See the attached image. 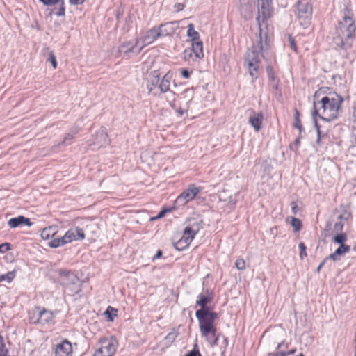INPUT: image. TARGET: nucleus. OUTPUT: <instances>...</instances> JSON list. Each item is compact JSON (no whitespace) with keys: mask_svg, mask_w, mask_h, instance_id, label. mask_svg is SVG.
<instances>
[{"mask_svg":"<svg viewBox=\"0 0 356 356\" xmlns=\"http://www.w3.org/2000/svg\"><path fill=\"white\" fill-rule=\"evenodd\" d=\"M74 136L71 133H68L65 135L63 143L70 145L72 143Z\"/></svg>","mask_w":356,"mask_h":356,"instance_id":"ea45409f","label":"nucleus"},{"mask_svg":"<svg viewBox=\"0 0 356 356\" xmlns=\"http://www.w3.org/2000/svg\"><path fill=\"white\" fill-rule=\"evenodd\" d=\"M170 106L172 107V108H175V102H169Z\"/></svg>","mask_w":356,"mask_h":356,"instance_id":"774afa93","label":"nucleus"},{"mask_svg":"<svg viewBox=\"0 0 356 356\" xmlns=\"http://www.w3.org/2000/svg\"><path fill=\"white\" fill-rule=\"evenodd\" d=\"M41 2H42L44 5L47 6H52L54 4H56L57 3L60 2V0H40Z\"/></svg>","mask_w":356,"mask_h":356,"instance_id":"c03bdc74","label":"nucleus"},{"mask_svg":"<svg viewBox=\"0 0 356 356\" xmlns=\"http://www.w3.org/2000/svg\"><path fill=\"white\" fill-rule=\"evenodd\" d=\"M327 259H327V257H326L320 263V264L318 265V266L316 268L317 273H319L321 271V270L322 269V268L323 267V266L325 265V264Z\"/></svg>","mask_w":356,"mask_h":356,"instance_id":"3c124183","label":"nucleus"},{"mask_svg":"<svg viewBox=\"0 0 356 356\" xmlns=\"http://www.w3.org/2000/svg\"><path fill=\"white\" fill-rule=\"evenodd\" d=\"M289 42H290L291 48L294 51H296L297 47H296V42H295V40L291 36L289 37Z\"/></svg>","mask_w":356,"mask_h":356,"instance_id":"09e8293b","label":"nucleus"},{"mask_svg":"<svg viewBox=\"0 0 356 356\" xmlns=\"http://www.w3.org/2000/svg\"><path fill=\"white\" fill-rule=\"evenodd\" d=\"M296 118H300V113L297 109H295L294 120L296 119Z\"/></svg>","mask_w":356,"mask_h":356,"instance_id":"bf43d9fd","label":"nucleus"},{"mask_svg":"<svg viewBox=\"0 0 356 356\" xmlns=\"http://www.w3.org/2000/svg\"><path fill=\"white\" fill-rule=\"evenodd\" d=\"M355 31V22L350 16V10L346 8L336 28L335 36L333 38L334 44L341 49H348L352 47Z\"/></svg>","mask_w":356,"mask_h":356,"instance_id":"7ed1b4c3","label":"nucleus"},{"mask_svg":"<svg viewBox=\"0 0 356 356\" xmlns=\"http://www.w3.org/2000/svg\"><path fill=\"white\" fill-rule=\"evenodd\" d=\"M213 300V293L207 290L197 296L196 305L200 307L195 312L196 318L199 321V327L201 334L206 338L211 346L218 345L220 335L217 334L216 328L214 326V321L218 318V314L211 312L207 307V305Z\"/></svg>","mask_w":356,"mask_h":356,"instance_id":"f257e3e1","label":"nucleus"},{"mask_svg":"<svg viewBox=\"0 0 356 356\" xmlns=\"http://www.w3.org/2000/svg\"><path fill=\"white\" fill-rule=\"evenodd\" d=\"M187 36L191 38L192 42H200V34L194 29L193 24L188 25Z\"/></svg>","mask_w":356,"mask_h":356,"instance_id":"5701e85b","label":"nucleus"},{"mask_svg":"<svg viewBox=\"0 0 356 356\" xmlns=\"http://www.w3.org/2000/svg\"><path fill=\"white\" fill-rule=\"evenodd\" d=\"M325 89H326V88H322L319 89V90H318V91H317V92H315V94H314V97H316L318 95V93H319V92H324V90H325Z\"/></svg>","mask_w":356,"mask_h":356,"instance_id":"052dcab7","label":"nucleus"},{"mask_svg":"<svg viewBox=\"0 0 356 356\" xmlns=\"http://www.w3.org/2000/svg\"><path fill=\"white\" fill-rule=\"evenodd\" d=\"M200 192V188L191 185L188 188L183 191L176 199L175 203L177 205H184L190 200H193Z\"/></svg>","mask_w":356,"mask_h":356,"instance_id":"9d476101","label":"nucleus"},{"mask_svg":"<svg viewBox=\"0 0 356 356\" xmlns=\"http://www.w3.org/2000/svg\"><path fill=\"white\" fill-rule=\"evenodd\" d=\"M170 209H163L161 210L157 215V216L155 218L156 219L161 218H163L166 212L170 211Z\"/></svg>","mask_w":356,"mask_h":356,"instance_id":"8fccbe9b","label":"nucleus"},{"mask_svg":"<svg viewBox=\"0 0 356 356\" xmlns=\"http://www.w3.org/2000/svg\"><path fill=\"white\" fill-rule=\"evenodd\" d=\"M111 308L110 307L107 309L106 312V314H108V318L110 319V321H113V318L110 316V314H108V309Z\"/></svg>","mask_w":356,"mask_h":356,"instance_id":"69168bd1","label":"nucleus"},{"mask_svg":"<svg viewBox=\"0 0 356 356\" xmlns=\"http://www.w3.org/2000/svg\"><path fill=\"white\" fill-rule=\"evenodd\" d=\"M291 212L294 215H296L297 213L299 211L300 209H299V207L298 206V204H296V202H292L291 203Z\"/></svg>","mask_w":356,"mask_h":356,"instance_id":"37998d69","label":"nucleus"},{"mask_svg":"<svg viewBox=\"0 0 356 356\" xmlns=\"http://www.w3.org/2000/svg\"><path fill=\"white\" fill-rule=\"evenodd\" d=\"M191 72L188 71L186 69L181 70V74L185 79H188L191 76Z\"/></svg>","mask_w":356,"mask_h":356,"instance_id":"a18cd8bd","label":"nucleus"},{"mask_svg":"<svg viewBox=\"0 0 356 356\" xmlns=\"http://www.w3.org/2000/svg\"><path fill=\"white\" fill-rule=\"evenodd\" d=\"M72 347L71 343L67 340H63L58 344L55 349V356H72Z\"/></svg>","mask_w":356,"mask_h":356,"instance_id":"ddd939ff","label":"nucleus"},{"mask_svg":"<svg viewBox=\"0 0 356 356\" xmlns=\"http://www.w3.org/2000/svg\"><path fill=\"white\" fill-rule=\"evenodd\" d=\"M59 281L63 285L75 284L78 282V277L69 271H61Z\"/></svg>","mask_w":356,"mask_h":356,"instance_id":"f3484780","label":"nucleus"},{"mask_svg":"<svg viewBox=\"0 0 356 356\" xmlns=\"http://www.w3.org/2000/svg\"><path fill=\"white\" fill-rule=\"evenodd\" d=\"M172 78V74L170 72H167L159 81L158 88L161 92L166 93L170 91V86L171 79Z\"/></svg>","mask_w":356,"mask_h":356,"instance_id":"6ab92c4d","label":"nucleus"},{"mask_svg":"<svg viewBox=\"0 0 356 356\" xmlns=\"http://www.w3.org/2000/svg\"><path fill=\"white\" fill-rule=\"evenodd\" d=\"M222 338H223L224 347L226 348L228 345V339L225 336H222Z\"/></svg>","mask_w":356,"mask_h":356,"instance_id":"13d9d810","label":"nucleus"},{"mask_svg":"<svg viewBox=\"0 0 356 356\" xmlns=\"http://www.w3.org/2000/svg\"><path fill=\"white\" fill-rule=\"evenodd\" d=\"M67 243H71L74 241L83 240L85 238V234L83 230L79 227H74L70 228L63 236Z\"/></svg>","mask_w":356,"mask_h":356,"instance_id":"9b49d317","label":"nucleus"},{"mask_svg":"<svg viewBox=\"0 0 356 356\" xmlns=\"http://www.w3.org/2000/svg\"><path fill=\"white\" fill-rule=\"evenodd\" d=\"M296 351V349H293V350H291L289 351H284L285 356L293 355V354L295 353Z\"/></svg>","mask_w":356,"mask_h":356,"instance_id":"4d7b16f0","label":"nucleus"},{"mask_svg":"<svg viewBox=\"0 0 356 356\" xmlns=\"http://www.w3.org/2000/svg\"><path fill=\"white\" fill-rule=\"evenodd\" d=\"M354 342H355V355H354V356H356V331H355V334Z\"/></svg>","mask_w":356,"mask_h":356,"instance_id":"e2e57ef3","label":"nucleus"},{"mask_svg":"<svg viewBox=\"0 0 356 356\" xmlns=\"http://www.w3.org/2000/svg\"><path fill=\"white\" fill-rule=\"evenodd\" d=\"M270 48V44L268 34L263 33L261 29L259 28V39L257 43L248 49L245 59L249 73L253 79L257 78L259 63L261 58H266Z\"/></svg>","mask_w":356,"mask_h":356,"instance_id":"f03ea898","label":"nucleus"},{"mask_svg":"<svg viewBox=\"0 0 356 356\" xmlns=\"http://www.w3.org/2000/svg\"><path fill=\"white\" fill-rule=\"evenodd\" d=\"M320 142H321V134L318 135L317 140H316V143L319 144Z\"/></svg>","mask_w":356,"mask_h":356,"instance_id":"338daca9","label":"nucleus"},{"mask_svg":"<svg viewBox=\"0 0 356 356\" xmlns=\"http://www.w3.org/2000/svg\"><path fill=\"white\" fill-rule=\"evenodd\" d=\"M347 241V236L345 233L340 232L333 238V241L339 245H345L344 243Z\"/></svg>","mask_w":356,"mask_h":356,"instance_id":"bb28decb","label":"nucleus"},{"mask_svg":"<svg viewBox=\"0 0 356 356\" xmlns=\"http://www.w3.org/2000/svg\"><path fill=\"white\" fill-rule=\"evenodd\" d=\"M110 143L108 134L106 129L102 127L96 134L94 144L99 147L106 146Z\"/></svg>","mask_w":356,"mask_h":356,"instance_id":"dca6fc26","label":"nucleus"},{"mask_svg":"<svg viewBox=\"0 0 356 356\" xmlns=\"http://www.w3.org/2000/svg\"><path fill=\"white\" fill-rule=\"evenodd\" d=\"M263 120L264 116L261 113H254L253 116L250 117L249 123L255 131L259 132L261 129Z\"/></svg>","mask_w":356,"mask_h":356,"instance_id":"aec40b11","label":"nucleus"},{"mask_svg":"<svg viewBox=\"0 0 356 356\" xmlns=\"http://www.w3.org/2000/svg\"><path fill=\"white\" fill-rule=\"evenodd\" d=\"M350 250V247L348 245H340L339 248L336 249V250L330 254L327 259H332L333 261H337L339 259L338 257L342 256L344 254L348 252Z\"/></svg>","mask_w":356,"mask_h":356,"instance_id":"412c9836","label":"nucleus"},{"mask_svg":"<svg viewBox=\"0 0 356 356\" xmlns=\"http://www.w3.org/2000/svg\"><path fill=\"white\" fill-rule=\"evenodd\" d=\"M342 217L343 216L341 214H340L339 216H338V219L340 220V221L339 222H336L334 225V231L336 232H341L342 229H343V224L341 222V220L342 219Z\"/></svg>","mask_w":356,"mask_h":356,"instance_id":"2f4dec72","label":"nucleus"},{"mask_svg":"<svg viewBox=\"0 0 356 356\" xmlns=\"http://www.w3.org/2000/svg\"><path fill=\"white\" fill-rule=\"evenodd\" d=\"M161 73L159 70L152 71L147 77V88L149 92H151L153 89L158 86L160 81Z\"/></svg>","mask_w":356,"mask_h":356,"instance_id":"2eb2a0df","label":"nucleus"},{"mask_svg":"<svg viewBox=\"0 0 356 356\" xmlns=\"http://www.w3.org/2000/svg\"><path fill=\"white\" fill-rule=\"evenodd\" d=\"M297 10L301 24L308 25L312 14V4L307 0L299 1L297 3Z\"/></svg>","mask_w":356,"mask_h":356,"instance_id":"423d86ee","label":"nucleus"},{"mask_svg":"<svg viewBox=\"0 0 356 356\" xmlns=\"http://www.w3.org/2000/svg\"><path fill=\"white\" fill-rule=\"evenodd\" d=\"M51 228H45L42 230L41 233V236L44 239H48L49 237V232L51 231Z\"/></svg>","mask_w":356,"mask_h":356,"instance_id":"79ce46f5","label":"nucleus"},{"mask_svg":"<svg viewBox=\"0 0 356 356\" xmlns=\"http://www.w3.org/2000/svg\"><path fill=\"white\" fill-rule=\"evenodd\" d=\"M177 337V333H175V332H170L165 337V340L166 341V343H172L175 340Z\"/></svg>","mask_w":356,"mask_h":356,"instance_id":"e433bc0d","label":"nucleus"},{"mask_svg":"<svg viewBox=\"0 0 356 356\" xmlns=\"http://www.w3.org/2000/svg\"><path fill=\"white\" fill-rule=\"evenodd\" d=\"M45 53H47L49 54L47 61L51 63L54 69H56L57 67V62L54 53L48 47L44 49L43 54H44Z\"/></svg>","mask_w":356,"mask_h":356,"instance_id":"393cba45","label":"nucleus"},{"mask_svg":"<svg viewBox=\"0 0 356 356\" xmlns=\"http://www.w3.org/2000/svg\"><path fill=\"white\" fill-rule=\"evenodd\" d=\"M8 352L3 343V337L0 335V356H8Z\"/></svg>","mask_w":356,"mask_h":356,"instance_id":"72a5a7b5","label":"nucleus"},{"mask_svg":"<svg viewBox=\"0 0 356 356\" xmlns=\"http://www.w3.org/2000/svg\"><path fill=\"white\" fill-rule=\"evenodd\" d=\"M177 112L180 115H182L184 114V111L181 108H178V109L177 110Z\"/></svg>","mask_w":356,"mask_h":356,"instance_id":"680f3d73","label":"nucleus"},{"mask_svg":"<svg viewBox=\"0 0 356 356\" xmlns=\"http://www.w3.org/2000/svg\"><path fill=\"white\" fill-rule=\"evenodd\" d=\"M197 231L198 229H194L190 226L186 227L182 237L179 241L174 243L175 249L179 251L185 250L195 238Z\"/></svg>","mask_w":356,"mask_h":356,"instance_id":"0eeeda50","label":"nucleus"},{"mask_svg":"<svg viewBox=\"0 0 356 356\" xmlns=\"http://www.w3.org/2000/svg\"><path fill=\"white\" fill-rule=\"evenodd\" d=\"M203 43L202 41L192 42L191 48L185 49L184 58L187 60L192 58L193 61L202 59L204 57Z\"/></svg>","mask_w":356,"mask_h":356,"instance_id":"6e6552de","label":"nucleus"},{"mask_svg":"<svg viewBox=\"0 0 356 356\" xmlns=\"http://www.w3.org/2000/svg\"><path fill=\"white\" fill-rule=\"evenodd\" d=\"M162 254H163V252L161 250H158L156 252V254L154 255V257H153V260H155V259H159L162 257Z\"/></svg>","mask_w":356,"mask_h":356,"instance_id":"6e6d98bb","label":"nucleus"},{"mask_svg":"<svg viewBox=\"0 0 356 356\" xmlns=\"http://www.w3.org/2000/svg\"><path fill=\"white\" fill-rule=\"evenodd\" d=\"M266 72H267L268 77L269 80L270 81V82L279 80L278 78L276 76L275 73L272 66L268 65L266 67Z\"/></svg>","mask_w":356,"mask_h":356,"instance_id":"c756f323","label":"nucleus"},{"mask_svg":"<svg viewBox=\"0 0 356 356\" xmlns=\"http://www.w3.org/2000/svg\"><path fill=\"white\" fill-rule=\"evenodd\" d=\"M32 224L33 223L31 222L30 219L24 217V216H19L18 217L10 218L8 222V225L11 228H15L22 225H26L30 227Z\"/></svg>","mask_w":356,"mask_h":356,"instance_id":"a211bd4d","label":"nucleus"},{"mask_svg":"<svg viewBox=\"0 0 356 356\" xmlns=\"http://www.w3.org/2000/svg\"><path fill=\"white\" fill-rule=\"evenodd\" d=\"M16 276V270L9 271L4 275H0V282L6 281L11 282Z\"/></svg>","mask_w":356,"mask_h":356,"instance_id":"a878e982","label":"nucleus"},{"mask_svg":"<svg viewBox=\"0 0 356 356\" xmlns=\"http://www.w3.org/2000/svg\"><path fill=\"white\" fill-rule=\"evenodd\" d=\"M299 248H300V257L301 259H303L305 257H307V252H306V246L303 242H300L299 243Z\"/></svg>","mask_w":356,"mask_h":356,"instance_id":"c9c22d12","label":"nucleus"},{"mask_svg":"<svg viewBox=\"0 0 356 356\" xmlns=\"http://www.w3.org/2000/svg\"><path fill=\"white\" fill-rule=\"evenodd\" d=\"M267 356H285L284 351L269 353Z\"/></svg>","mask_w":356,"mask_h":356,"instance_id":"de8ad7c7","label":"nucleus"},{"mask_svg":"<svg viewBox=\"0 0 356 356\" xmlns=\"http://www.w3.org/2000/svg\"><path fill=\"white\" fill-rule=\"evenodd\" d=\"M314 106H315V103L314 104ZM317 116H318L320 118V116H321V115H319L318 109H316V107H314V110L312 112V117L314 118L315 127H316V131H317V135H319V134H321V130H320L321 127L317 122V120H316Z\"/></svg>","mask_w":356,"mask_h":356,"instance_id":"cd10ccee","label":"nucleus"},{"mask_svg":"<svg viewBox=\"0 0 356 356\" xmlns=\"http://www.w3.org/2000/svg\"><path fill=\"white\" fill-rule=\"evenodd\" d=\"M235 266L238 270H243L245 268V262L243 259H238L235 262Z\"/></svg>","mask_w":356,"mask_h":356,"instance_id":"4c0bfd02","label":"nucleus"},{"mask_svg":"<svg viewBox=\"0 0 356 356\" xmlns=\"http://www.w3.org/2000/svg\"><path fill=\"white\" fill-rule=\"evenodd\" d=\"M179 27V22L172 21L161 24L157 29L160 36H166L175 32Z\"/></svg>","mask_w":356,"mask_h":356,"instance_id":"f8f14e48","label":"nucleus"},{"mask_svg":"<svg viewBox=\"0 0 356 356\" xmlns=\"http://www.w3.org/2000/svg\"><path fill=\"white\" fill-rule=\"evenodd\" d=\"M85 0H70V3L72 5H79L82 4Z\"/></svg>","mask_w":356,"mask_h":356,"instance_id":"864d4df0","label":"nucleus"},{"mask_svg":"<svg viewBox=\"0 0 356 356\" xmlns=\"http://www.w3.org/2000/svg\"><path fill=\"white\" fill-rule=\"evenodd\" d=\"M293 127L299 130V133H302L303 127L301 124L300 118H296V119L294 120Z\"/></svg>","mask_w":356,"mask_h":356,"instance_id":"58836bf2","label":"nucleus"},{"mask_svg":"<svg viewBox=\"0 0 356 356\" xmlns=\"http://www.w3.org/2000/svg\"><path fill=\"white\" fill-rule=\"evenodd\" d=\"M279 82H280V81H279V80L274 81H272V82H271L272 88H273L274 90H277L278 89Z\"/></svg>","mask_w":356,"mask_h":356,"instance_id":"5fc2aeb1","label":"nucleus"},{"mask_svg":"<svg viewBox=\"0 0 356 356\" xmlns=\"http://www.w3.org/2000/svg\"><path fill=\"white\" fill-rule=\"evenodd\" d=\"M65 244H67V242L63 236L58 238H54L50 242H49V246L53 248L63 246Z\"/></svg>","mask_w":356,"mask_h":356,"instance_id":"b1692460","label":"nucleus"},{"mask_svg":"<svg viewBox=\"0 0 356 356\" xmlns=\"http://www.w3.org/2000/svg\"><path fill=\"white\" fill-rule=\"evenodd\" d=\"M60 4L59 8L58 9L55 8L52 10V13H54L58 17L64 16L65 10V6H64V1L60 0Z\"/></svg>","mask_w":356,"mask_h":356,"instance_id":"c85d7f7f","label":"nucleus"},{"mask_svg":"<svg viewBox=\"0 0 356 356\" xmlns=\"http://www.w3.org/2000/svg\"><path fill=\"white\" fill-rule=\"evenodd\" d=\"M185 356H202L197 343L194 345L193 349L189 351Z\"/></svg>","mask_w":356,"mask_h":356,"instance_id":"f704fd0d","label":"nucleus"},{"mask_svg":"<svg viewBox=\"0 0 356 356\" xmlns=\"http://www.w3.org/2000/svg\"><path fill=\"white\" fill-rule=\"evenodd\" d=\"M168 92V98H167L168 101V102H175V95H176L175 92H172L171 90H170Z\"/></svg>","mask_w":356,"mask_h":356,"instance_id":"49530a36","label":"nucleus"},{"mask_svg":"<svg viewBox=\"0 0 356 356\" xmlns=\"http://www.w3.org/2000/svg\"><path fill=\"white\" fill-rule=\"evenodd\" d=\"M102 346L94 353L93 356H113L117 349L118 341L115 337L101 339Z\"/></svg>","mask_w":356,"mask_h":356,"instance_id":"39448f33","label":"nucleus"},{"mask_svg":"<svg viewBox=\"0 0 356 356\" xmlns=\"http://www.w3.org/2000/svg\"><path fill=\"white\" fill-rule=\"evenodd\" d=\"M53 318L54 315L51 312L43 309L39 312L37 323L41 324H47L53 320Z\"/></svg>","mask_w":356,"mask_h":356,"instance_id":"4be33fe9","label":"nucleus"},{"mask_svg":"<svg viewBox=\"0 0 356 356\" xmlns=\"http://www.w3.org/2000/svg\"><path fill=\"white\" fill-rule=\"evenodd\" d=\"M283 345V342L279 343L276 347V350H279L282 346Z\"/></svg>","mask_w":356,"mask_h":356,"instance_id":"0e129e2a","label":"nucleus"},{"mask_svg":"<svg viewBox=\"0 0 356 356\" xmlns=\"http://www.w3.org/2000/svg\"><path fill=\"white\" fill-rule=\"evenodd\" d=\"M10 249V244L8 243H1L0 245V252L5 253Z\"/></svg>","mask_w":356,"mask_h":356,"instance_id":"a19ab883","label":"nucleus"},{"mask_svg":"<svg viewBox=\"0 0 356 356\" xmlns=\"http://www.w3.org/2000/svg\"><path fill=\"white\" fill-rule=\"evenodd\" d=\"M291 225L294 228V230L298 232L301 229L302 222L300 219L293 217Z\"/></svg>","mask_w":356,"mask_h":356,"instance_id":"7c9ffc66","label":"nucleus"},{"mask_svg":"<svg viewBox=\"0 0 356 356\" xmlns=\"http://www.w3.org/2000/svg\"><path fill=\"white\" fill-rule=\"evenodd\" d=\"M80 131V128L77 126L73 127L71 129L70 133H71L73 136L78 134Z\"/></svg>","mask_w":356,"mask_h":356,"instance_id":"603ef678","label":"nucleus"},{"mask_svg":"<svg viewBox=\"0 0 356 356\" xmlns=\"http://www.w3.org/2000/svg\"><path fill=\"white\" fill-rule=\"evenodd\" d=\"M159 37L161 36L159 35L158 29L156 27L149 29L140 39H139L140 41H141L143 43L141 47H143L144 48L145 46L152 43L155 40H156Z\"/></svg>","mask_w":356,"mask_h":356,"instance_id":"4468645a","label":"nucleus"},{"mask_svg":"<svg viewBox=\"0 0 356 356\" xmlns=\"http://www.w3.org/2000/svg\"><path fill=\"white\" fill-rule=\"evenodd\" d=\"M333 97H323L321 99L322 115L320 118L326 122H330L337 118L341 105L343 102V98L336 93Z\"/></svg>","mask_w":356,"mask_h":356,"instance_id":"20e7f679","label":"nucleus"},{"mask_svg":"<svg viewBox=\"0 0 356 356\" xmlns=\"http://www.w3.org/2000/svg\"><path fill=\"white\" fill-rule=\"evenodd\" d=\"M139 42L140 40L138 38L124 42L119 46L118 52L127 56H130L131 54L138 55L143 49V47H137Z\"/></svg>","mask_w":356,"mask_h":356,"instance_id":"1a4fd4ad","label":"nucleus"},{"mask_svg":"<svg viewBox=\"0 0 356 356\" xmlns=\"http://www.w3.org/2000/svg\"><path fill=\"white\" fill-rule=\"evenodd\" d=\"M301 134L302 133H299V135L297 137V138L295 140L293 144L290 145L289 148L291 150L297 152L298 148L300 144Z\"/></svg>","mask_w":356,"mask_h":356,"instance_id":"473e14b6","label":"nucleus"}]
</instances>
